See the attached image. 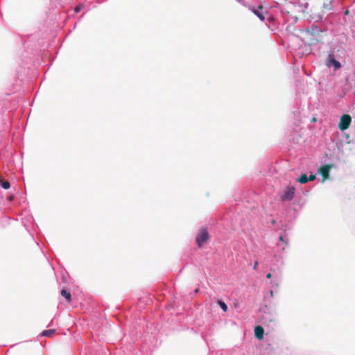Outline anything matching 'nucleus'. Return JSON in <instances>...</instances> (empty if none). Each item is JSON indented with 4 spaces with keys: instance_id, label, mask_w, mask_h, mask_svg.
I'll use <instances>...</instances> for the list:
<instances>
[{
    "instance_id": "7ed1b4c3",
    "label": "nucleus",
    "mask_w": 355,
    "mask_h": 355,
    "mask_svg": "<svg viewBox=\"0 0 355 355\" xmlns=\"http://www.w3.org/2000/svg\"><path fill=\"white\" fill-rule=\"evenodd\" d=\"M209 234L207 229L202 228L199 231L196 236V242L199 248H201L209 239Z\"/></svg>"
},
{
    "instance_id": "6e6552de",
    "label": "nucleus",
    "mask_w": 355,
    "mask_h": 355,
    "mask_svg": "<svg viewBox=\"0 0 355 355\" xmlns=\"http://www.w3.org/2000/svg\"><path fill=\"white\" fill-rule=\"evenodd\" d=\"M263 7L262 6H259L257 8H254L252 9V12L262 21L265 19V15L262 12Z\"/></svg>"
},
{
    "instance_id": "1a4fd4ad",
    "label": "nucleus",
    "mask_w": 355,
    "mask_h": 355,
    "mask_svg": "<svg viewBox=\"0 0 355 355\" xmlns=\"http://www.w3.org/2000/svg\"><path fill=\"white\" fill-rule=\"evenodd\" d=\"M263 334H264V330H263V328L261 326H256L255 327V328H254V334H255V336L258 339H259V340L263 339Z\"/></svg>"
},
{
    "instance_id": "9d476101",
    "label": "nucleus",
    "mask_w": 355,
    "mask_h": 355,
    "mask_svg": "<svg viewBox=\"0 0 355 355\" xmlns=\"http://www.w3.org/2000/svg\"><path fill=\"white\" fill-rule=\"evenodd\" d=\"M55 332V329H48V330H44L42 332V336H46V337H51L52 336Z\"/></svg>"
},
{
    "instance_id": "39448f33",
    "label": "nucleus",
    "mask_w": 355,
    "mask_h": 355,
    "mask_svg": "<svg viewBox=\"0 0 355 355\" xmlns=\"http://www.w3.org/2000/svg\"><path fill=\"white\" fill-rule=\"evenodd\" d=\"M351 122L352 118L350 115L347 114H343L340 118L338 125L340 130L342 131L347 130L349 127Z\"/></svg>"
},
{
    "instance_id": "20e7f679",
    "label": "nucleus",
    "mask_w": 355,
    "mask_h": 355,
    "mask_svg": "<svg viewBox=\"0 0 355 355\" xmlns=\"http://www.w3.org/2000/svg\"><path fill=\"white\" fill-rule=\"evenodd\" d=\"M295 189L293 186H288L284 191H283L281 196L282 201H291L294 198Z\"/></svg>"
},
{
    "instance_id": "ddd939ff",
    "label": "nucleus",
    "mask_w": 355,
    "mask_h": 355,
    "mask_svg": "<svg viewBox=\"0 0 355 355\" xmlns=\"http://www.w3.org/2000/svg\"><path fill=\"white\" fill-rule=\"evenodd\" d=\"M323 8L326 10H329L331 8V0H326L323 3Z\"/></svg>"
},
{
    "instance_id": "423d86ee",
    "label": "nucleus",
    "mask_w": 355,
    "mask_h": 355,
    "mask_svg": "<svg viewBox=\"0 0 355 355\" xmlns=\"http://www.w3.org/2000/svg\"><path fill=\"white\" fill-rule=\"evenodd\" d=\"M326 64L329 67L334 66L335 70H338L341 67L340 62L336 60L334 54L333 53H331L328 55Z\"/></svg>"
},
{
    "instance_id": "4be33fe9",
    "label": "nucleus",
    "mask_w": 355,
    "mask_h": 355,
    "mask_svg": "<svg viewBox=\"0 0 355 355\" xmlns=\"http://www.w3.org/2000/svg\"><path fill=\"white\" fill-rule=\"evenodd\" d=\"M198 291H199V289H198V288H196V289L195 290V293H198Z\"/></svg>"
},
{
    "instance_id": "f8f14e48",
    "label": "nucleus",
    "mask_w": 355,
    "mask_h": 355,
    "mask_svg": "<svg viewBox=\"0 0 355 355\" xmlns=\"http://www.w3.org/2000/svg\"><path fill=\"white\" fill-rule=\"evenodd\" d=\"M279 241L283 242L284 244V247L282 248V250H284L286 248L288 245V239L286 236L281 235L279 238Z\"/></svg>"
},
{
    "instance_id": "5701e85b",
    "label": "nucleus",
    "mask_w": 355,
    "mask_h": 355,
    "mask_svg": "<svg viewBox=\"0 0 355 355\" xmlns=\"http://www.w3.org/2000/svg\"><path fill=\"white\" fill-rule=\"evenodd\" d=\"M348 12H349L348 10H346L345 13V15H347Z\"/></svg>"
},
{
    "instance_id": "aec40b11",
    "label": "nucleus",
    "mask_w": 355,
    "mask_h": 355,
    "mask_svg": "<svg viewBox=\"0 0 355 355\" xmlns=\"http://www.w3.org/2000/svg\"><path fill=\"white\" fill-rule=\"evenodd\" d=\"M271 276H272V275H271V274H270V273H268V274L266 275V277H267L268 279L271 278Z\"/></svg>"
},
{
    "instance_id": "f3484780",
    "label": "nucleus",
    "mask_w": 355,
    "mask_h": 355,
    "mask_svg": "<svg viewBox=\"0 0 355 355\" xmlns=\"http://www.w3.org/2000/svg\"><path fill=\"white\" fill-rule=\"evenodd\" d=\"M83 8V5L80 4V5L77 6L74 9L75 12H76V13L79 12L82 10Z\"/></svg>"
},
{
    "instance_id": "4468645a",
    "label": "nucleus",
    "mask_w": 355,
    "mask_h": 355,
    "mask_svg": "<svg viewBox=\"0 0 355 355\" xmlns=\"http://www.w3.org/2000/svg\"><path fill=\"white\" fill-rule=\"evenodd\" d=\"M297 182L301 184H305L308 182V177L306 174H302L298 179Z\"/></svg>"
},
{
    "instance_id": "412c9836",
    "label": "nucleus",
    "mask_w": 355,
    "mask_h": 355,
    "mask_svg": "<svg viewBox=\"0 0 355 355\" xmlns=\"http://www.w3.org/2000/svg\"><path fill=\"white\" fill-rule=\"evenodd\" d=\"M270 296H271L272 297L274 296V293H273V291H270Z\"/></svg>"
},
{
    "instance_id": "dca6fc26",
    "label": "nucleus",
    "mask_w": 355,
    "mask_h": 355,
    "mask_svg": "<svg viewBox=\"0 0 355 355\" xmlns=\"http://www.w3.org/2000/svg\"><path fill=\"white\" fill-rule=\"evenodd\" d=\"M1 187L4 189H8L10 188V184L8 181H1Z\"/></svg>"
},
{
    "instance_id": "2eb2a0df",
    "label": "nucleus",
    "mask_w": 355,
    "mask_h": 355,
    "mask_svg": "<svg viewBox=\"0 0 355 355\" xmlns=\"http://www.w3.org/2000/svg\"><path fill=\"white\" fill-rule=\"evenodd\" d=\"M217 304L220 306V307L222 309V310L225 312L227 311L228 307L227 304L222 300H218L217 302Z\"/></svg>"
},
{
    "instance_id": "f257e3e1",
    "label": "nucleus",
    "mask_w": 355,
    "mask_h": 355,
    "mask_svg": "<svg viewBox=\"0 0 355 355\" xmlns=\"http://www.w3.org/2000/svg\"><path fill=\"white\" fill-rule=\"evenodd\" d=\"M320 31L317 26L313 27L312 31L309 29H306L304 31L303 34L302 40L306 44L312 45L315 44L319 41L318 35H316V33H318Z\"/></svg>"
},
{
    "instance_id": "9b49d317",
    "label": "nucleus",
    "mask_w": 355,
    "mask_h": 355,
    "mask_svg": "<svg viewBox=\"0 0 355 355\" xmlns=\"http://www.w3.org/2000/svg\"><path fill=\"white\" fill-rule=\"evenodd\" d=\"M61 295L62 296H63L68 302H70L71 301V293L70 292H69L68 291L65 290V289H62L61 291Z\"/></svg>"
},
{
    "instance_id": "6ab92c4d",
    "label": "nucleus",
    "mask_w": 355,
    "mask_h": 355,
    "mask_svg": "<svg viewBox=\"0 0 355 355\" xmlns=\"http://www.w3.org/2000/svg\"><path fill=\"white\" fill-rule=\"evenodd\" d=\"M258 264H259V263H258V261H257L254 262V266H253V269H254V270H257V269Z\"/></svg>"
},
{
    "instance_id": "a211bd4d",
    "label": "nucleus",
    "mask_w": 355,
    "mask_h": 355,
    "mask_svg": "<svg viewBox=\"0 0 355 355\" xmlns=\"http://www.w3.org/2000/svg\"><path fill=\"white\" fill-rule=\"evenodd\" d=\"M315 178H316V175L311 174L309 175V177H308V180L313 181L314 180H315Z\"/></svg>"
},
{
    "instance_id": "0eeeda50",
    "label": "nucleus",
    "mask_w": 355,
    "mask_h": 355,
    "mask_svg": "<svg viewBox=\"0 0 355 355\" xmlns=\"http://www.w3.org/2000/svg\"><path fill=\"white\" fill-rule=\"evenodd\" d=\"M334 167V164H325L319 168V173L322 175L323 180H325L329 177L330 170Z\"/></svg>"
},
{
    "instance_id": "f03ea898",
    "label": "nucleus",
    "mask_w": 355,
    "mask_h": 355,
    "mask_svg": "<svg viewBox=\"0 0 355 355\" xmlns=\"http://www.w3.org/2000/svg\"><path fill=\"white\" fill-rule=\"evenodd\" d=\"M261 311L262 320L265 325H270L275 321V313L268 305L261 308Z\"/></svg>"
}]
</instances>
